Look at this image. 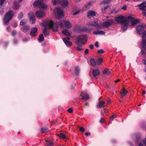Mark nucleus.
I'll return each instance as SVG.
<instances>
[{
    "instance_id": "f257e3e1",
    "label": "nucleus",
    "mask_w": 146,
    "mask_h": 146,
    "mask_svg": "<svg viewBox=\"0 0 146 146\" xmlns=\"http://www.w3.org/2000/svg\"><path fill=\"white\" fill-rule=\"evenodd\" d=\"M62 20L59 22L55 23L54 24L51 20H48L45 23L46 26L50 28L51 29L53 32H55L58 31L59 26L61 27H64L63 24L67 28H70L72 26L70 23L68 21H66L64 22Z\"/></svg>"
},
{
    "instance_id": "f03ea898",
    "label": "nucleus",
    "mask_w": 146,
    "mask_h": 146,
    "mask_svg": "<svg viewBox=\"0 0 146 146\" xmlns=\"http://www.w3.org/2000/svg\"><path fill=\"white\" fill-rule=\"evenodd\" d=\"M14 15V12L11 10H9L6 13L3 19V24L4 25H8V23L11 20Z\"/></svg>"
},
{
    "instance_id": "7ed1b4c3",
    "label": "nucleus",
    "mask_w": 146,
    "mask_h": 146,
    "mask_svg": "<svg viewBox=\"0 0 146 146\" xmlns=\"http://www.w3.org/2000/svg\"><path fill=\"white\" fill-rule=\"evenodd\" d=\"M77 41L76 43L77 45H79L80 44L81 45H85L86 44V42L88 39L86 35H79L77 38Z\"/></svg>"
},
{
    "instance_id": "20e7f679",
    "label": "nucleus",
    "mask_w": 146,
    "mask_h": 146,
    "mask_svg": "<svg viewBox=\"0 0 146 146\" xmlns=\"http://www.w3.org/2000/svg\"><path fill=\"white\" fill-rule=\"evenodd\" d=\"M34 7H38L43 10H46L47 8V5L43 3L42 0H38L34 1L33 3Z\"/></svg>"
},
{
    "instance_id": "39448f33",
    "label": "nucleus",
    "mask_w": 146,
    "mask_h": 146,
    "mask_svg": "<svg viewBox=\"0 0 146 146\" xmlns=\"http://www.w3.org/2000/svg\"><path fill=\"white\" fill-rule=\"evenodd\" d=\"M115 21L121 24L127 21L126 18L121 15L115 17Z\"/></svg>"
},
{
    "instance_id": "423d86ee",
    "label": "nucleus",
    "mask_w": 146,
    "mask_h": 146,
    "mask_svg": "<svg viewBox=\"0 0 146 146\" xmlns=\"http://www.w3.org/2000/svg\"><path fill=\"white\" fill-rule=\"evenodd\" d=\"M114 23V21L113 19H110L108 20L103 23V25L104 27H109L111 25H112Z\"/></svg>"
},
{
    "instance_id": "0eeeda50",
    "label": "nucleus",
    "mask_w": 146,
    "mask_h": 146,
    "mask_svg": "<svg viewBox=\"0 0 146 146\" xmlns=\"http://www.w3.org/2000/svg\"><path fill=\"white\" fill-rule=\"evenodd\" d=\"M45 12L44 11L39 10L37 11L35 13V15L37 17L42 18L45 16Z\"/></svg>"
},
{
    "instance_id": "6e6552de",
    "label": "nucleus",
    "mask_w": 146,
    "mask_h": 146,
    "mask_svg": "<svg viewBox=\"0 0 146 146\" xmlns=\"http://www.w3.org/2000/svg\"><path fill=\"white\" fill-rule=\"evenodd\" d=\"M129 25V23L127 21L126 22L122 23L121 27V30L123 31H125L127 29Z\"/></svg>"
},
{
    "instance_id": "1a4fd4ad",
    "label": "nucleus",
    "mask_w": 146,
    "mask_h": 146,
    "mask_svg": "<svg viewBox=\"0 0 146 146\" xmlns=\"http://www.w3.org/2000/svg\"><path fill=\"white\" fill-rule=\"evenodd\" d=\"M143 44V48L141 51V53L143 55L146 54V39H143L142 40Z\"/></svg>"
},
{
    "instance_id": "9d476101",
    "label": "nucleus",
    "mask_w": 146,
    "mask_h": 146,
    "mask_svg": "<svg viewBox=\"0 0 146 146\" xmlns=\"http://www.w3.org/2000/svg\"><path fill=\"white\" fill-rule=\"evenodd\" d=\"M37 29L36 27L32 28L31 29L30 35L31 36L34 37L37 35Z\"/></svg>"
},
{
    "instance_id": "9b49d317",
    "label": "nucleus",
    "mask_w": 146,
    "mask_h": 146,
    "mask_svg": "<svg viewBox=\"0 0 146 146\" xmlns=\"http://www.w3.org/2000/svg\"><path fill=\"white\" fill-rule=\"evenodd\" d=\"M62 40L66 45L68 47L72 45V43L69 41V38L66 37V38H64L62 39Z\"/></svg>"
},
{
    "instance_id": "f8f14e48",
    "label": "nucleus",
    "mask_w": 146,
    "mask_h": 146,
    "mask_svg": "<svg viewBox=\"0 0 146 146\" xmlns=\"http://www.w3.org/2000/svg\"><path fill=\"white\" fill-rule=\"evenodd\" d=\"M56 11L59 17H61L63 16V11L60 7L57 8L56 9Z\"/></svg>"
},
{
    "instance_id": "ddd939ff",
    "label": "nucleus",
    "mask_w": 146,
    "mask_h": 146,
    "mask_svg": "<svg viewBox=\"0 0 146 146\" xmlns=\"http://www.w3.org/2000/svg\"><path fill=\"white\" fill-rule=\"evenodd\" d=\"M80 99L84 100H87L89 99V96L88 94L82 92L80 95Z\"/></svg>"
},
{
    "instance_id": "4468645a",
    "label": "nucleus",
    "mask_w": 146,
    "mask_h": 146,
    "mask_svg": "<svg viewBox=\"0 0 146 146\" xmlns=\"http://www.w3.org/2000/svg\"><path fill=\"white\" fill-rule=\"evenodd\" d=\"M92 74L94 77H96V76L100 75V70L98 69L93 70Z\"/></svg>"
},
{
    "instance_id": "2eb2a0df",
    "label": "nucleus",
    "mask_w": 146,
    "mask_h": 146,
    "mask_svg": "<svg viewBox=\"0 0 146 146\" xmlns=\"http://www.w3.org/2000/svg\"><path fill=\"white\" fill-rule=\"evenodd\" d=\"M139 20H139L137 19H135L134 18V19H132L131 21V24L132 26H134L139 23L140 22Z\"/></svg>"
},
{
    "instance_id": "dca6fc26",
    "label": "nucleus",
    "mask_w": 146,
    "mask_h": 146,
    "mask_svg": "<svg viewBox=\"0 0 146 146\" xmlns=\"http://www.w3.org/2000/svg\"><path fill=\"white\" fill-rule=\"evenodd\" d=\"M29 29L30 27L29 26L27 25H24L21 28V29L22 31L24 32H26L29 30Z\"/></svg>"
},
{
    "instance_id": "f3484780",
    "label": "nucleus",
    "mask_w": 146,
    "mask_h": 146,
    "mask_svg": "<svg viewBox=\"0 0 146 146\" xmlns=\"http://www.w3.org/2000/svg\"><path fill=\"white\" fill-rule=\"evenodd\" d=\"M96 14L95 12L94 11H89L87 14L88 17L89 18H90L91 17H93L96 16Z\"/></svg>"
},
{
    "instance_id": "a211bd4d",
    "label": "nucleus",
    "mask_w": 146,
    "mask_h": 146,
    "mask_svg": "<svg viewBox=\"0 0 146 146\" xmlns=\"http://www.w3.org/2000/svg\"><path fill=\"white\" fill-rule=\"evenodd\" d=\"M60 3L62 6L67 7L68 5V2L67 0H61Z\"/></svg>"
},
{
    "instance_id": "6ab92c4d",
    "label": "nucleus",
    "mask_w": 146,
    "mask_h": 146,
    "mask_svg": "<svg viewBox=\"0 0 146 146\" xmlns=\"http://www.w3.org/2000/svg\"><path fill=\"white\" fill-rule=\"evenodd\" d=\"M128 93V91L125 90H123L122 91L120 92V96L121 98H123Z\"/></svg>"
},
{
    "instance_id": "aec40b11",
    "label": "nucleus",
    "mask_w": 146,
    "mask_h": 146,
    "mask_svg": "<svg viewBox=\"0 0 146 146\" xmlns=\"http://www.w3.org/2000/svg\"><path fill=\"white\" fill-rule=\"evenodd\" d=\"M14 5V8L15 9H19L20 7V5L18 2L15 1L13 3Z\"/></svg>"
},
{
    "instance_id": "412c9836",
    "label": "nucleus",
    "mask_w": 146,
    "mask_h": 146,
    "mask_svg": "<svg viewBox=\"0 0 146 146\" xmlns=\"http://www.w3.org/2000/svg\"><path fill=\"white\" fill-rule=\"evenodd\" d=\"M105 102L104 101H99L98 104V107L99 108L102 107L104 108L106 107V106L105 105Z\"/></svg>"
},
{
    "instance_id": "4be33fe9",
    "label": "nucleus",
    "mask_w": 146,
    "mask_h": 146,
    "mask_svg": "<svg viewBox=\"0 0 146 146\" xmlns=\"http://www.w3.org/2000/svg\"><path fill=\"white\" fill-rule=\"evenodd\" d=\"M143 30V28L141 26H138L137 27L136 31L140 35Z\"/></svg>"
},
{
    "instance_id": "5701e85b",
    "label": "nucleus",
    "mask_w": 146,
    "mask_h": 146,
    "mask_svg": "<svg viewBox=\"0 0 146 146\" xmlns=\"http://www.w3.org/2000/svg\"><path fill=\"white\" fill-rule=\"evenodd\" d=\"M144 3H143L138 5V6L140 7H139L140 10L142 11H145L146 10L145 8L146 7V6L143 5Z\"/></svg>"
},
{
    "instance_id": "b1692460",
    "label": "nucleus",
    "mask_w": 146,
    "mask_h": 146,
    "mask_svg": "<svg viewBox=\"0 0 146 146\" xmlns=\"http://www.w3.org/2000/svg\"><path fill=\"white\" fill-rule=\"evenodd\" d=\"M37 39L39 42H41L44 40V38L42 34H41L39 36Z\"/></svg>"
},
{
    "instance_id": "393cba45",
    "label": "nucleus",
    "mask_w": 146,
    "mask_h": 146,
    "mask_svg": "<svg viewBox=\"0 0 146 146\" xmlns=\"http://www.w3.org/2000/svg\"><path fill=\"white\" fill-rule=\"evenodd\" d=\"M93 34H95L96 35H104L105 34V32L104 31L100 30H97L96 31L94 32L93 33Z\"/></svg>"
},
{
    "instance_id": "a878e982",
    "label": "nucleus",
    "mask_w": 146,
    "mask_h": 146,
    "mask_svg": "<svg viewBox=\"0 0 146 146\" xmlns=\"http://www.w3.org/2000/svg\"><path fill=\"white\" fill-rule=\"evenodd\" d=\"M61 2V0H52L51 3L54 5H56V4H60Z\"/></svg>"
},
{
    "instance_id": "bb28decb",
    "label": "nucleus",
    "mask_w": 146,
    "mask_h": 146,
    "mask_svg": "<svg viewBox=\"0 0 146 146\" xmlns=\"http://www.w3.org/2000/svg\"><path fill=\"white\" fill-rule=\"evenodd\" d=\"M90 61L92 66L93 67H95L96 64L95 60L93 58H91L90 60Z\"/></svg>"
},
{
    "instance_id": "cd10ccee",
    "label": "nucleus",
    "mask_w": 146,
    "mask_h": 146,
    "mask_svg": "<svg viewBox=\"0 0 146 146\" xmlns=\"http://www.w3.org/2000/svg\"><path fill=\"white\" fill-rule=\"evenodd\" d=\"M90 25L92 26H96L98 25L97 21L94 20V21H91L89 23Z\"/></svg>"
},
{
    "instance_id": "c85d7f7f",
    "label": "nucleus",
    "mask_w": 146,
    "mask_h": 146,
    "mask_svg": "<svg viewBox=\"0 0 146 146\" xmlns=\"http://www.w3.org/2000/svg\"><path fill=\"white\" fill-rule=\"evenodd\" d=\"M43 33L45 36H48L49 35V33L48 31H47V29L45 28L43 30Z\"/></svg>"
},
{
    "instance_id": "c756f323",
    "label": "nucleus",
    "mask_w": 146,
    "mask_h": 146,
    "mask_svg": "<svg viewBox=\"0 0 146 146\" xmlns=\"http://www.w3.org/2000/svg\"><path fill=\"white\" fill-rule=\"evenodd\" d=\"M62 33L65 35L67 36H69L70 35V34L69 32V31L66 29L62 31Z\"/></svg>"
},
{
    "instance_id": "7c9ffc66",
    "label": "nucleus",
    "mask_w": 146,
    "mask_h": 146,
    "mask_svg": "<svg viewBox=\"0 0 146 146\" xmlns=\"http://www.w3.org/2000/svg\"><path fill=\"white\" fill-rule=\"evenodd\" d=\"M103 61V59L102 58H100L97 59L96 61L97 65L100 64Z\"/></svg>"
},
{
    "instance_id": "2f4dec72",
    "label": "nucleus",
    "mask_w": 146,
    "mask_h": 146,
    "mask_svg": "<svg viewBox=\"0 0 146 146\" xmlns=\"http://www.w3.org/2000/svg\"><path fill=\"white\" fill-rule=\"evenodd\" d=\"M81 44H80L79 45H77L78 46L76 47V49L78 51H80L82 50L84 48L82 47Z\"/></svg>"
},
{
    "instance_id": "473e14b6",
    "label": "nucleus",
    "mask_w": 146,
    "mask_h": 146,
    "mask_svg": "<svg viewBox=\"0 0 146 146\" xmlns=\"http://www.w3.org/2000/svg\"><path fill=\"white\" fill-rule=\"evenodd\" d=\"M29 20L31 22L32 24H33L35 23L36 21L35 16L29 18Z\"/></svg>"
},
{
    "instance_id": "72a5a7b5",
    "label": "nucleus",
    "mask_w": 146,
    "mask_h": 146,
    "mask_svg": "<svg viewBox=\"0 0 146 146\" xmlns=\"http://www.w3.org/2000/svg\"><path fill=\"white\" fill-rule=\"evenodd\" d=\"M111 1V0H104L101 2L100 4L102 5H105L106 4L109 3Z\"/></svg>"
},
{
    "instance_id": "f704fd0d",
    "label": "nucleus",
    "mask_w": 146,
    "mask_h": 146,
    "mask_svg": "<svg viewBox=\"0 0 146 146\" xmlns=\"http://www.w3.org/2000/svg\"><path fill=\"white\" fill-rule=\"evenodd\" d=\"M58 136L63 139H66V137L65 135L62 133H60L59 134H58Z\"/></svg>"
},
{
    "instance_id": "c9c22d12",
    "label": "nucleus",
    "mask_w": 146,
    "mask_h": 146,
    "mask_svg": "<svg viewBox=\"0 0 146 146\" xmlns=\"http://www.w3.org/2000/svg\"><path fill=\"white\" fill-rule=\"evenodd\" d=\"M47 130L48 129L47 128L43 127L41 129V132L42 133H46Z\"/></svg>"
},
{
    "instance_id": "e433bc0d",
    "label": "nucleus",
    "mask_w": 146,
    "mask_h": 146,
    "mask_svg": "<svg viewBox=\"0 0 146 146\" xmlns=\"http://www.w3.org/2000/svg\"><path fill=\"white\" fill-rule=\"evenodd\" d=\"M28 16L30 18L35 16V15L34 13L32 11H30L28 13Z\"/></svg>"
},
{
    "instance_id": "4c0bfd02",
    "label": "nucleus",
    "mask_w": 146,
    "mask_h": 146,
    "mask_svg": "<svg viewBox=\"0 0 146 146\" xmlns=\"http://www.w3.org/2000/svg\"><path fill=\"white\" fill-rule=\"evenodd\" d=\"M27 21L25 19H22L20 22V25H24L26 24Z\"/></svg>"
},
{
    "instance_id": "58836bf2",
    "label": "nucleus",
    "mask_w": 146,
    "mask_h": 146,
    "mask_svg": "<svg viewBox=\"0 0 146 146\" xmlns=\"http://www.w3.org/2000/svg\"><path fill=\"white\" fill-rule=\"evenodd\" d=\"M103 72L104 74H108L110 73V70L109 69H106L104 70Z\"/></svg>"
},
{
    "instance_id": "ea45409f",
    "label": "nucleus",
    "mask_w": 146,
    "mask_h": 146,
    "mask_svg": "<svg viewBox=\"0 0 146 146\" xmlns=\"http://www.w3.org/2000/svg\"><path fill=\"white\" fill-rule=\"evenodd\" d=\"M108 8V5H107L106 6H104L103 8H102V12L103 13H104L106 12V9Z\"/></svg>"
},
{
    "instance_id": "a19ab883",
    "label": "nucleus",
    "mask_w": 146,
    "mask_h": 146,
    "mask_svg": "<svg viewBox=\"0 0 146 146\" xmlns=\"http://www.w3.org/2000/svg\"><path fill=\"white\" fill-rule=\"evenodd\" d=\"M142 40L146 39V31H144L142 33Z\"/></svg>"
},
{
    "instance_id": "79ce46f5",
    "label": "nucleus",
    "mask_w": 146,
    "mask_h": 146,
    "mask_svg": "<svg viewBox=\"0 0 146 146\" xmlns=\"http://www.w3.org/2000/svg\"><path fill=\"white\" fill-rule=\"evenodd\" d=\"M80 72V70L78 67H76L75 68V73L76 75H78V73Z\"/></svg>"
},
{
    "instance_id": "37998d69",
    "label": "nucleus",
    "mask_w": 146,
    "mask_h": 146,
    "mask_svg": "<svg viewBox=\"0 0 146 146\" xmlns=\"http://www.w3.org/2000/svg\"><path fill=\"white\" fill-rule=\"evenodd\" d=\"M23 14L22 12H21L18 16V19L19 20L21 19L23 17Z\"/></svg>"
},
{
    "instance_id": "c03bdc74",
    "label": "nucleus",
    "mask_w": 146,
    "mask_h": 146,
    "mask_svg": "<svg viewBox=\"0 0 146 146\" xmlns=\"http://www.w3.org/2000/svg\"><path fill=\"white\" fill-rule=\"evenodd\" d=\"M97 26V29H100L104 27V26L103 25V23L100 24V25H98H98Z\"/></svg>"
},
{
    "instance_id": "a18cd8bd",
    "label": "nucleus",
    "mask_w": 146,
    "mask_h": 146,
    "mask_svg": "<svg viewBox=\"0 0 146 146\" xmlns=\"http://www.w3.org/2000/svg\"><path fill=\"white\" fill-rule=\"evenodd\" d=\"M127 21H131L132 19H134V17H132L131 16H128L127 18Z\"/></svg>"
},
{
    "instance_id": "49530a36",
    "label": "nucleus",
    "mask_w": 146,
    "mask_h": 146,
    "mask_svg": "<svg viewBox=\"0 0 146 146\" xmlns=\"http://www.w3.org/2000/svg\"><path fill=\"white\" fill-rule=\"evenodd\" d=\"M46 144L47 146H52L53 145V143L51 141H49Z\"/></svg>"
},
{
    "instance_id": "de8ad7c7",
    "label": "nucleus",
    "mask_w": 146,
    "mask_h": 146,
    "mask_svg": "<svg viewBox=\"0 0 146 146\" xmlns=\"http://www.w3.org/2000/svg\"><path fill=\"white\" fill-rule=\"evenodd\" d=\"M105 52L104 50L103 49H100L98 51V52L99 54H103Z\"/></svg>"
},
{
    "instance_id": "09e8293b",
    "label": "nucleus",
    "mask_w": 146,
    "mask_h": 146,
    "mask_svg": "<svg viewBox=\"0 0 146 146\" xmlns=\"http://www.w3.org/2000/svg\"><path fill=\"white\" fill-rule=\"evenodd\" d=\"M92 2H90L87 3L85 5V7L86 8H87L88 7L91 5Z\"/></svg>"
},
{
    "instance_id": "8fccbe9b",
    "label": "nucleus",
    "mask_w": 146,
    "mask_h": 146,
    "mask_svg": "<svg viewBox=\"0 0 146 146\" xmlns=\"http://www.w3.org/2000/svg\"><path fill=\"white\" fill-rule=\"evenodd\" d=\"M67 111L69 113H72L73 112V110L72 108L68 109L67 110Z\"/></svg>"
},
{
    "instance_id": "3c124183",
    "label": "nucleus",
    "mask_w": 146,
    "mask_h": 146,
    "mask_svg": "<svg viewBox=\"0 0 146 146\" xmlns=\"http://www.w3.org/2000/svg\"><path fill=\"white\" fill-rule=\"evenodd\" d=\"M116 115L115 114L112 115L111 117H110V119L111 120H113L114 118H115Z\"/></svg>"
},
{
    "instance_id": "603ef678",
    "label": "nucleus",
    "mask_w": 146,
    "mask_h": 146,
    "mask_svg": "<svg viewBox=\"0 0 146 146\" xmlns=\"http://www.w3.org/2000/svg\"><path fill=\"white\" fill-rule=\"evenodd\" d=\"M17 32L15 30H13L11 33V35L12 36H15Z\"/></svg>"
},
{
    "instance_id": "864d4df0",
    "label": "nucleus",
    "mask_w": 146,
    "mask_h": 146,
    "mask_svg": "<svg viewBox=\"0 0 146 146\" xmlns=\"http://www.w3.org/2000/svg\"><path fill=\"white\" fill-rule=\"evenodd\" d=\"M79 130L80 131L84 132V128L83 127H80L79 128Z\"/></svg>"
},
{
    "instance_id": "5fc2aeb1",
    "label": "nucleus",
    "mask_w": 146,
    "mask_h": 146,
    "mask_svg": "<svg viewBox=\"0 0 146 146\" xmlns=\"http://www.w3.org/2000/svg\"><path fill=\"white\" fill-rule=\"evenodd\" d=\"M13 41L15 44H17L18 43V40L16 38L13 39Z\"/></svg>"
},
{
    "instance_id": "6e6d98bb",
    "label": "nucleus",
    "mask_w": 146,
    "mask_h": 146,
    "mask_svg": "<svg viewBox=\"0 0 146 146\" xmlns=\"http://www.w3.org/2000/svg\"><path fill=\"white\" fill-rule=\"evenodd\" d=\"M105 121V120L103 118H101V119L100 120V122L101 123H102L104 122Z\"/></svg>"
},
{
    "instance_id": "4d7b16f0",
    "label": "nucleus",
    "mask_w": 146,
    "mask_h": 146,
    "mask_svg": "<svg viewBox=\"0 0 146 146\" xmlns=\"http://www.w3.org/2000/svg\"><path fill=\"white\" fill-rule=\"evenodd\" d=\"M5 1V0H0V5H2Z\"/></svg>"
},
{
    "instance_id": "13d9d810",
    "label": "nucleus",
    "mask_w": 146,
    "mask_h": 146,
    "mask_svg": "<svg viewBox=\"0 0 146 146\" xmlns=\"http://www.w3.org/2000/svg\"><path fill=\"white\" fill-rule=\"evenodd\" d=\"M17 24H18V23H17L15 22L13 24L12 26L14 28H16L17 27Z\"/></svg>"
},
{
    "instance_id": "bf43d9fd",
    "label": "nucleus",
    "mask_w": 146,
    "mask_h": 146,
    "mask_svg": "<svg viewBox=\"0 0 146 146\" xmlns=\"http://www.w3.org/2000/svg\"><path fill=\"white\" fill-rule=\"evenodd\" d=\"M95 45L98 48L99 47V45L98 44V41H96L95 44Z\"/></svg>"
},
{
    "instance_id": "052dcab7",
    "label": "nucleus",
    "mask_w": 146,
    "mask_h": 146,
    "mask_svg": "<svg viewBox=\"0 0 146 146\" xmlns=\"http://www.w3.org/2000/svg\"><path fill=\"white\" fill-rule=\"evenodd\" d=\"M4 12L3 9H0V15H2Z\"/></svg>"
},
{
    "instance_id": "680f3d73",
    "label": "nucleus",
    "mask_w": 146,
    "mask_h": 146,
    "mask_svg": "<svg viewBox=\"0 0 146 146\" xmlns=\"http://www.w3.org/2000/svg\"><path fill=\"white\" fill-rule=\"evenodd\" d=\"M80 11L79 10H78L77 11L73 13V15H75L78 14L79 13Z\"/></svg>"
},
{
    "instance_id": "e2e57ef3",
    "label": "nucleus",
    "mask_w": 146,
    "mask_h": 146,
    "mask_svg": "<svg viewBox=\"0 0 146 146\" xmlns=\"http://www.w3.org/2000/svg\"><path fill=\"white\" fill-rule=\"evenodd\" d=\"M6 30L8 32H9L10 31V25L6 29Z\"/></svg>"
},
{
    "instance_id": "0e129e2a",
    "label": "nucleus",
    "mask_w": 146,
    "mask_h": 146,
    "mask_svg": "<svg viewBox=\"0 0 146 146\" xmlns=\"http://www.w3.org/2000/svg\"><path fill=\"white\" fill-rule=\"evenodd\" d=\"M107 104H110L111 103V100L110 99L108 98L107 100Z\"/></svg>"
},
{
    "instance_id": "69168bd1",
    "label": "nucleus",
    "mask_w": 146,
    "mask_h": 146,
    "mask_svg": "<svg viewBox=\"0 0 146 146\" xmlns=\"http://www.w3.org/2000/svg\"><path fill=\"white\" fill-rule=\"evenodd\" d=\"M9 43V42H5V45H4V47L6 48L7 45H8V44Z\"/></svg>"
},
{
    "instance_id": "338daca9",
    "label": "nucleus",
    "mask_w": 146,
    "mask_h": 146,
    "mask_svg": "<svg viewBox=\"0 0 146 146\" xmlns=\"http://www.w3.org/2000/svg\"><path fill=\"white\" fill-rule=\"evenodd\" d=\"M139 26H141V27L143 28V29L146 26V25L145 24H143Z\"/></svg>"
},
{
    "instance_id": "774afa93",
    "label": "nucleus",
    "mask_w": 146,
    "mask_h": 146,
    "mask_svg": "<svg viewBox=\"0 0 146 146\" xmlns=\"http://www.w3.org/2000/svg\"><path fill=\"white\" fill-rule=\"evenodd\" d=\"M89 48L91 49H93L94 46L92 44H90L89 46Z\"/></svg>"
}]
</instances>
